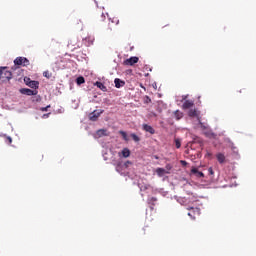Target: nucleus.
<instances>
[{"label":"nucleus","mask_w":256,"mask_h":256,"mask_svg":"<svg viewBox=\"0 0 256 256\" xmlns=\"http://www.w3.org/2000/svg\"><path fill=\"white\" fill-rule=\"evenodd\" d=\"M96 134L99 136V137H107V130L106 129H100L96 132Z\"/></svg>","instance_id":"14"},{"label":"nucleus","mask_w":256,"mask_h":256,"mask_svg":"<svg viewBox=\"0 0 256 256\" xmlns=\"http://www.w3.org/2000/svg\"><path fill=\"white\" fill-rule=\"evenodd\" d=\"M13 79V73L7 70V68L2 67V81H11Z\"/></svg>","instance_id":"1"},{"label":"nucleus","mask_w":256,"mask_h":256,"mask_svg":"<svg viewBox=\"0 0 256 256\" xmlns=\"http://www.w3.org/2000/svg\"><path fill=\"white\" fill-rule=\"evenodd\" d=\"M101 113H103V111H100V112L94 111L90 113L89 115L90 121H97V119H99V117L101 116Z\"/></svg>","instance_id":"7"},{"label":"nucleus","mask_w":256,"mask_h":256,"mask_svg":"<svg viewBox=\"0 0 256 256\" xmlns=\"http://www.w3.org/2000/svg\"><path fill=\"white\" fill-rule=\"evenodd\" d=\"M85 42L88 41L87 45H93V42L95 41V38L88 36L87 38L84 39Z\"/></svg>","instance_id":"20"},{"label":"nucleus","mask_w":256,"mask_h":256,"mask_svg":"<svg viewBox=\"0 0 256 256\" xmlns=\"http://www.w3.org/2000/svg\"><path fill=\"white\" fill-rule=\"evenodd\" d=\"M111 23H114L115 25H119V19L118 18H112Z\"/></svg>","instance_id":"25"},{"label":"nucleus","mask_w":256,"mask_h":256,"mask_svg":"<svg viewBox=\"0 0 256 256\" xmlns=\"http://www.w3.org/2000/svg\"><path fill=\"white\" fill-rule=\"evenodd\" d=\"M50 108H51V105H48V106H46V107L40 108V111L45 112V111H48Z\"/></svg>","instance_id":"26"},{"label":"nucleus","mask_w":256,"mask_h":256,"mask_svg":"<svg viewBox=\"0 0 256 256\" xmlns=\"http://www.w3.org/2000/svg\"><path fill=\"white\" fill-rule=\"evenodd\" d=\"M96 87H98V89H101V91H107V86H105L103 83L101 82H96L95 83Z\"/></svg>","instance_id":"17"},{"label":"nucleus","mask_w":256,"mask_h":256,"mask_svg":"<svg viewBox=\"0 0 256 256\" xmlns=\"http://www.w3.org/2000/svg\"><path fill=\"white\" fill-rule=\"evenodd\" d=\"M180 163H181V165H187V161H185V160H182V161H180Z\"/></svg>","instance_id":"32"},{"label":"nucleus","mask_w":256,"mask_h":256,"mask_svg":"<svg viewBox=\"0 0 256 256\" xmlns=\"http://www.w3.org/2000/svg\"><path fill=\"white\" fill-rule=\"evenodd\" d=\"M7 141H8V143H9V145H11V143H13V139L11 138V137H7Z\"/></svg>","instance_id":"31"},{"label":"nucleus","mask_w":256,"mask_h":256,"mask_svg":"<svg viewBox=\"0 0 256 256\" xmlns=\"http://www.w3.org/2000/svg\"><path fill=\"white\" fill-rule=\"evenodd\" d=\"M106 31H112V28L109 26Z\"/></svg>","instance_id":"36"},{"label":"nucleus","mask_w":256,"mask_h":256,"mask_svg":"<svg viewBox=\"0 0 256 256\" xmlns=\"http://www.w3.org/2000/svg\"><path fill=\"white\" fill-rule=\"evenodd\" d=\"M216 159H217L218 163L223 165V163H225V154H223V153L216 154Z\"/></svg>","instance_id":"12"},{"label":"nucleus","mask_w":256,"mask_h":256,"mask_svg":"<svg viewBox=\"0 0 256 256\" xmlns=\"http://www.w3.org/2000/svg\"><path fill=\"white\" fill-rule=\"evenodd\" d=\"M20 93L22 95L33 96V95H37V90H31L29 88H22V89H20Z\"/></svg>","instance_id":"5"},{"label":"nucleus","mask_w":256,"mask_h":256,"mask_svg":"<svg viewBox=\"0 0 256 256\" xmlns=\"http://www.w3.org/2000/svg\"><path fill=\"white\" fill-rule=\"evenodd\" d=\"M155 159H159V157L155 156Z\"/></svg>","instance_id":"40"},{"label":"nucleus","mask_w":256,"mask_h":256,"mask_svg":"<svg viewBox=\"0 0 256 256\" xmlns=\"http://www.w3.org/2000/svg\"><path fill=\"white\" fill-rule=\"evenodd\" d=\"M72 46H73V47H74V49H75V48L77 47V44H73Z\"/></svg>","instance_id":"37"},{"label":"nucleus","mask_w":256,"mask_h":256,"mask_svg":"<svg viewBox=\"0 0 256 256\" xmlns=\"http://www.w3.org/2000/svg\"><path fill=\"white\" fill-rule=\"evenodd\" d=\"M209 173H210L211 175H213V169H212V168H209Z\"/></svg>","instance_id":"34"},{"label":"nucleus","mask_w":256,"mask_h":256,"mask_svg":"<svg viewBox=\"0 0 256 256\" xmlns=\"http://www.w3.org/2000/svg\"><path fill=\"white\" fill-rule=\"evenodd\" d=\"M68 47H71V43H68Z\"/></svg>","instance_id":"39"},{"label":"nucleus","mask_w":256,"mask_h":256,"mask_svg":"<svg viewBox=\"0 0 256 256\" xmlns=\"http://www.w3.org/2000/svg\"><path fill=\"white\" fill-rule=\"evenodd\" d=\"M120 135H122L124 141H127V133L125 131H120Z\"/></svg>","instance_id":"24"},{"label":"nucleus","mask_w":256,"mask_h":256,"mask_svg":"<svg viewBox=\"0 0 256 256\" xmlns=\"http://www.w3.org/2000/svg\"><path fill=\"white\" fill-rule=\"evenodd\" d=\"M28 87H31V89H39V82L35 80H31L28 83Z\"/></svg>","instance_id":"13"},{"label":"nucleus","mask_w":256,"mask_h":256,"mask_svg":"<svg viewBox=\"0 0 256 256\" xmlns=\"http://www.w3.org/2000/svg\"><path fill=\"white\" fill-rule=\"evenodd\" d=\"M76 83H77V85H83V83H85V78L83 76H79L76 79Z\"/></svg>","instance_id":"19"},{"label":"nucleus","mask_w":256,"mask_h":256,"mask_svg":"<svg viewBox=\"0 0 256 256\" xmlns=\"http://www.w3.org/2000/svg\"><path fill=\"white\" fill-rule=\"evenodd\" d=\"M14 64L16 65H23V67H28L29 63V59H27L26 57H17L14 60Z\"/></svg>","instance_id":"2"},{"label":"nucleus","mask_w":256,"mask_h":256,"mask_svg":"<svg viewBox=\"0 0 256 256\" xmlns=\"http://www.w3.org/2000/svg\"><path fill=\"white\" fill-rule=\"evenodd\" d=\"M194 105L195 102H193L192 100H186L182 105V109H191V107H193Z\"/></svg>","instance_id":"9"},{"label":"nucleus","mask_w":256,"mask_h":256,"mask_svg":"<svg viewBox=\"0 0 256 256\" xmlns=\"http://www.w3.org/2000/svg\"><path fill=\"white\" fill-rule=\"evenodd\" d=\"M174 117H175V119H177V121H179V119H183V112L176 110L174 112Z\"/></svg>","instance_id":"16"},{"label":"nucleus","mask_w":256,"mask_h":256,"mask_svg":"<svg viewBox=\"0 0 256 256\" xmlns=\"http://www.w3.org/2000/svg\"><path fill=\"white\" fill-rule=\"evenodd\" d=\"M101 19H102V21H105V15L104 14L101 15Z\"/></svg>","instance_id":"33"},{"label":"nucleus","mask_w":256,"mask_h":256,"mask_svg":"<svg viewBox=\"0 0 256 256\" xmlns=\"http://www.w3.org/2000/svg\"><path fill=\"white\" fill-rule=\"evenodd\" d=\"M207 156H208V157H211V153H207Z\"/></svg>","instance_id":"38"},{"label":"nucleus","mask_w":256,"mask_h":256,"mask_svg":"<svg viewBox=\"0 0 256 256\" xmlns=\"http://www.w3.org/2000/svg\"><path fill=\"white\" fill-rule=\"evenodd\" d=\"M3 67H0V81H2Z\"/></svg>","instance_id":"29"},{"label":"nucleus","mask_w":256,"mask_h":256,"mask_svg":"<svg viewBox=\"0 0 256 256\" xmlns=\"http://www.w3.org/2000/svg\"><path fill=\"white\" fill-rule=\"evenodd\" d=\"M29 81H32L31 78H29V77H25V78H24V82H25V84H26L27 86H28Z\"/></svg>","instance_id":"28"},{"label":"nucleus","mask_w":256,"mask_h":256,"mask_svg":"<svg viewBox=\"0 0 256 256\" xmlns=\"http://www.w3.org/2000/svg\"><path fill=\"white\" fill-rule=\"evenodd\" d=\"M143 131H146V133H150V135H155V128L148 124L142 125Z\"/></svg>","instance_id":"6"},{"label":"nucleus","mask_w":256,"mask_h":256,"mask_svg":"<svg viewBox=\"0 0 256 256\" xmlns=\"http://www.w3.org/2000/svg\"><path fill=\"white\" fill-rule=\"evenodd\" d=\"M188 217H191V219H195L196 215H201V209L199 208H188Z\"/></svg>","instance_id":"3"},{"label":"nucleus","mask_w":256,"mask_h":256,"mask_svg":"<svg viewBox=\"0 0 256 256\" xmlns=\"http://www.w3.org/2000/svg\"><path fill=\"white\" fill-rule=\"evenodd\" d=\"M130 163H131V161H127V162L125 163V166L127 167V165H130Z\"/></svg>","instance_id":"35"},{"label":"nucleus","mask_w":256,"mask_h":256,"mask_svg":"<svg viewBox=\"0 0 256 256\" xmlns=\"http://www.w3.org/2000/svg\"><path fill=\"white\" fill-rule=\"evenodd\" d=\"M114 84H115L116 89H121V87H125V81H123L119 78H116L114 80Z\"/></svg>","instance_id":"8"},{"label":"nucleus","mask_w":256,"mask_h":256,"mask_svg":"<svg viewBox=\"0 0 256 256\" xmlns=\"http://www.w3.org/2000/svg\"><path fill=\"white\" fill-rule=\"evenodd\" d=\"M43 77H46V79H51V77H53V74L47 70L43 72Z\"/></svg>","instance_id":"22"},{"label":"nucleus","mask_w":256,"mask_h":256,"mask_svg":"<svg viewBox=\"0 0 256 256\" xmlns=\"http://www.w3.org/2000/svg\"><path fill=\"white\" fill-rule=\"evenodd\" d=\"M175 147L176 149H181V140L175 139Z\"/></svg>","instance_id":"23"},{"label":"nucleus","mask_w":256,"mask_h":256,"mask_svg":"<svg viewBox=\"0 0 256 256\" xmlns=\"http://www.w3.org/2000/svg\"><path fill=\"white\" fill-rule=\"evenodd\" d=\"M156 173L158 177H163V175H165V173H168V172L164 168H157Z\"/></svg>","instance_id":"15"},{"label":"nucleus","mask_w":256,"mask_h":256,"mask_svg":"<svg viewBox=\"0 0 256 256\" xmlns=\"http://www.w3.org/2000/svg\"><path fill=\"white\" fill-rule=\"evenodd\" d=\"M124 157L125 159H127V157L131 156V150H129V148H124L121 153H119V157Z\"/></svg>","instance_id":"10"},{"label":"nucleus","mask_w":256,"mask_h":256,"mask_svg":"<svg viewBox=\"0 0 256 256\" xmlns=\"http://www.w3.org/2000/svg\"><path fill=\"white\" fill-rule=\"evenodd\" d=\"M191 173H192V175H195L196 177H199V178L205 177V174H203V172L199 171V169H197L195 167H193L191 169Z\"/></svg>","instance_id":"11"},{"label":"nucleus","mask_w":256,"mask_h":256,"mask_svg":"<svg viewBox=\"0 0 256 256\" xmlns=\"http://www.w3.org/2000/svg\"><path fill=\"white\" fill-rule=\"evenodd\" d=\"M49 115H51V113L44 114V115L42 116V119H47V118H49Z\"/></svg>","instance_id":"30"},{"label":"nucleus","mask_w":256,"mask_h":256,"mask_svg":"<svg viewBox=\"0 0 256 256\" xmlns=\"http://www.w3.org/2000/svg\"><path fill=\"white\" fill-rule=\"evenodd\" d=\"M205 135L207 137H215V133H213V132H206Z\"/></svg>","instance_id":"27"},{"label":"nucleus","mask_w":256,"mask_h":256,"mask_svg":"<svg viewBox=\"0 0 256 256\" xmlns=\"http://www.w3.org/2000/svg\"><path fill=\"white\" fill-rule=\"evenodd\" d=\"M136 63H139V57H137V56H132V57H130V58H128V59H126V60L124 61V65L133 66V65H135Z\"/></svg>","instance_id":"4"},{"label":"nucleus","mask_w":256,"mask_h":256,"mask_svg":"<svg viewBox=\"0 0 256 256\" xmlns=\"http://www.w3.org/2000/svg\"><path fill=\"white\" fill-rule=\"evenodd\" d=\"M130 137H132L133 141H135V143H139V141H141V138H139V136H137V134L132 133L130 135Z\"/></svg>","instance_id":"21"},{"label":"nucleus","mask_w":256,"mask_h":256,"mask_svg":"<svg viewBox=\"0 0 256 256\" xmlns=\"http://www.w3.org/2000/svg\"><path fill=\"white\" fill-rule=\"evenodd\" d=\"M188 115L189 117H198L199 114L197 113V109H190Z\"/></svg>","instance_id":"18"}]
</instances>
